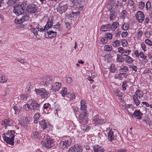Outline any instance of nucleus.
Returning <instances> with one entry per match:
<instances>
[{
  "mask_svg": "<svg viewBox=\"0 0 152 152\" xmlns=\"http://www.w3.org/2000/svg\"><path fill=\"white\" fill-rule=\"evenodd\" d=\"M61 83L60 82H56L53 84L52 87V89L53 91L55 92L58 91L61 87Z\"/></svg>",
  "mask_w": 152,
  "mask_h": 152,
  "instance_id": "obj_16",
  "label": "nucleus"
},
{
  "mask_svg": "<svg viewBox=\"0 0 152 152\" xmlns=\"http://www.w3.org/2000/svg\"><path fill=\"white\" fill-rule=\"evenodd\" d=\"M135 94L137 97H139L140 99H141L143 95L142 92L139 90H137L135 92Z\"/></svg>",
  "mask_w": 152,
  "mask_h": 152,
  "instance_id": "obj_26",
  "label": "nucleus"
},
{
  "mask_svg": "<svg viewBox=\"0 0 152 152\" xmlns=\"http://www.w3.org/2000/svg\"><path fill=\"white\" fill-rule=\"evenodd\" d=\"M125 61L128 64H131L133 61V59L129 56H127L125 58Z\"/></svg>",
  "mask_w": 152,
  "mask_h": 152,
  "instance_id": "obj_35",
  "label": "nucleus"
},
{
  "mask_svg": "<svg viewBox=\"0 0 152 152\" xmlns=\"http://www.w3.org/2000/svg\"><path fill=\"white\" fill-rule=\"evenodd\" d=\"M68 152H82V149L79 146L75 145L70 148Z\"/></svg>",
  "mask_w": 152,
  "mask_h": 152,
  "instance_id": "obj_12",
  "label": "nucleus"
},
{
  "mask_svg": "<svg viewBox=\"0 0 152 152\" xmlns=\"http://www.w3.org/2000/svg\"><path fill=\"white\" fill-rule=\"evenodd\" d=\"M100 41L103 44H106L108 41V39L105 37L104 38H102Z\"/></svg>",
  "mask_w": 152,
  "mask_h": 152,
  "instance_id": "obj_51",
  "label": "nucleus"
},
{
  "mask_svg": "<svg viewBox=\"0 0 152 152\" xmlns=\"http://www.w3.org/2000/svg\"><path fill=\"white\" fill-rule=\"evenodd\" d=\"M7 81L6 80L5 77L4 75H2L0 78V82L1 83H5Z\"/></svg>",
  "mask_w": 152,
  "mask_h": 152,
  "instance_id": "obj_43",
  "label": "nucleus"
},
{
  "mask_svg": "<svg viewBox=\"0 0 152 152\" xmlns=\"http://www.w3.org/2000/svg\"><path fill=\"white\" fill-rule=\"evenodd\" d=\"M29 16L28 15L26 14L22 17L21 18L18 20V23L20 24L25 21L29 20Z\"/></svg>",
  "mask_w": 152,
  "mask_h": 152,
  "instance_id": "obj_21",
  "label": "nucleus"
},
{
  "mask_svg": "<svg viewBox=\"0 0 152 152\" xmlns=\"http://www.w3.org/2000/svg\"><path fill=\"white\" fill-rule=\"evenodd\" d=\"M46 141L45 142L44 146L47 149L51 148V147L55 145V143L53 142V140L50 139L48 138L45 139ZM43 145H44V144L42 143Z\"/></svg>",
  "mask_w": 152,
  "mask_h": 152,
  "instance_id": "obj_8",
  "label": "nucleus"
},
{
  "mask_svg": "<svg viewBox=\"0 0 152 152\" xmlns=\"http://www.w3.org/2000/svg\"><path fill=\"white\" fill-rule=\"evenodd\" d=\"M47 30V29L45 28V26H44V28H39V29H38V31H40L41 32L45 31Z\"/></svg>",
  "mask_w": 152,
  "mask_h": 152,
  "instance_id": "obj_63",
  "label": "nucleus"
},
{
  "mask_svg": "<svg viewBox=\"0 0 152 152\" xmlns=\"http://www.w3.org/2000/svg\"><path fill=\"white\" fill-rule=\"evenodd\" d=\"M126 108L127 109H131L133 110L134 109V107L132 104H125V105Z\"/></svg>",
  "mask_w": 152,
  "mask_h": 152,
  "instance_id": "obj_40",
  "label": "nucleus"
},
{
  "mask_svg": "<svg viewBox=\"0 0 152 152\" xmlns=\"http://www.w3.org/2000/svg\"><path fill=\"white\" fill-rule=\"evenodd\" d=\"M27 1H24L20 4L14 7V12L17 16L22 14L25 11V9L28 4Z\"/></svg>",
  "mask_w": 152,
  "mask_h": 152,
  "instance_id": "obj_2",
  "label": "nucleus"
},
{
  "mask_svg": "<svg viewBox=\"0 0 152 152\" xmlns=\"http://www.w3.org/2000/svg\"><path fill=\"white\" fill-rule=\"evenodd\" d=\"M34 91L37 94L40 95L42 99L47 98L49 94V92L44 88H41L39 89H35Z\"/></svg>",
  "mask_w": 152,
  "mask_h": 152,
  "instance_id": "obj_5",
  "label": "nucleus"
},
{
  "mask_svg": "<svg viewBox=\"0 0 152 152\" xmlns=\"http://www.w3.org/2000/svg\"><path fill=\"white\" fill-rule=\"evenodd\" d=\"M141 46L142 49L144 51H146V46L144 43H142L141 44Z\"/></svg>",
  "mask_w": 152,
  "mask_h": 152,
  "instance_id": "obj_64",
  "label": "nucleus"
},
{
  "mask_svg": "<svg viewBox=\"0 0 152 152\" xmlns=\"http://www.w3.org/2000/svg\"><path fill=\"white\" fill-rule=\"evenodd\" d=\"M67 92V89L66 88H63L61 91V94L63 97H64L66 94Z\"/></svg>",
  "mask_w": 152,
  "mask_h": 152,
  "instance_id": "obj_31",
  "label": "nucleus"
},
{
  "mask_svg": "<svg viewBox=\"0 0 152 152\" xmlns=\"http://www.w3.org/2000/svg\"><path fill=\"white\" fill-rule=\"evenodd\" d=\"M92 120L96 124H102L104 123L106 121V119H102L98 115L92 118Z\"/></svg>",
  "mask_w": 152,
  "mask_h": 152,
  "instance_id": "obj_9",
  "label": "nucleus"
},
{
  "mask_svg": "<svg viewBox=\"0 0 152 152\" xmlns=\"http://www.w3.org/2000/svg\"><path fill=\"white\" fill-rule=\"evenodd\" d=\"M114 93L116 95L119 97H121L123 95V94L121 93V92L119 91H118V90H116L114 92Z\"/></svg>",
  "mask_w": 152,
  "mask_h": 152,
  "instance_id": "obj_45",
  "label": "nucleus"
},
{
  "mask_svg": "<svg viewBox=\"0 0 152 152\" xmlns=\"http://www.w3.org/2000/svg\"><path fill=\"white\" fill-rule=\"evenodd\" d=\"M53 20L51 18H49L48 19L46 24L45 26V28L48 30L49 28H51L53 25Z\"/></svg>",
  "mask_w": 152,
  "mask_h": 152,
  "instance_id": "obj_20",
  "label": "nucleus"
},
{
  "mask_svg": "<svg viewBox=\"0 0 152 152\" xmlns=\"http://www.w3.org/2000/svg\"><path fill=\"white\" fill-rule=\"evenodd\" d=\"M129 68H132L133 70L135 72H137V67L134 65H130L129 66Z\"/></svg>",
  "mask_w": 152,
  "mask_h": 152,
  "instance_id": "obj_59",
  "label": "nucleus"
},
{
  "mask_svg": "<svg viewBox=\"0 0 152 152\" xmlns=\"http://www.w3.org/2000/svg\"><path fill=\"white\" fill-rule=\"evenodd\" d=\"M50 104L49 103L45 104L43 106V108L44 109L48 110L50 108Z\"/></svg>",
  "mask_w": 152,
  "mask_h": 152,
  "instance_id": "obj_44",
  "label": "nucleus"
},
{
  "mask_svg": "<svg viewBox=\"0 0 152 152\" xmlns=\"http://www.w3.org/2000/svg\"><path fill=\"white\" fill-rule=\"evenodd\" d=\"M86 111H83L82 113L79 115V119L80 123L82 124H87L88 117L86 113Z\"/></svg>",
  "mask_w": 152,
  "mask_h": 152,
  "instance_id": "obj_6",
  "label": "nucleus"
},
{
  "mask_svg": "<svg viewBox=\"0 0 152 152\" xmlns=\"http://www.w3.org/2000/svg\"><path fill=\"white\" fill-rule=\"evenodd\" d=\"M142 115L143 114L140 112V110H137L134 111L132 116L133 118L134 117L137 118V119L140 120L141 119Z\"/></svg>",
  "mask_w": 152,
  "mask_h": 152,
  "instance_id": "obj_17",
  "label": "nucleus"
},
{
  "mask_svg": "<svg viewBox=\"0 0 152 152\" xmlns=\"http://www.w3.org/2000/svg\"><path fill=\"white\" fill-rule=\"evenodd\" d=\"M57 33L56 32L52 31H47L45 34V36L46 38H50L54 37L57 35Z\"/></svg>",
  "mask_w": 152,
  "mask_h": 152,
  "instance_id": "obj_18",
  "label": "nucleus"
},
{
  "mask_svg": "<svg viewBox=\"0 0 152 152\" xmlns=\"http://www.w3.org/2000/svg\"><path fill=\"white\" fill-rule=\"evenodd\" d=\"M120 41L119 40H116L115 41L112 42V45L114 47H118L119 46Z\"/></svg>",
  "mask_w": 152,
  "mask_h": 152,
  "instance_id": "obj_37",
  "label": "nucleus"
},
{
  "mask_svg": "<svg viewBox=\"0 0 152 152\" xmlns=\"http://www.w3.org/2000/svg\"><path fill=\"white\" fill-rule=\"evenodd\" d=\"M73 1L74 7H77L80 6V0H74Z\"/></svg>",
  "mask_w": 152,
  "mask_h": 152,
  "instance_id": "obj_30",
  "label": "nucleus"
},
{
  "mask_svg": "<svg viewBox=\"0 0 152 152\" xmlns=\"http://www.w3.org/2000/svg\"><path fill=\"white\" fill-rule=\"evenodd\" d=\"M120 70L122 72H126L128 70V69L127 67L124 66L123 68H121Z\"/></svg>",
  "mask_w": 152,
  "mask_h": 152,
  "instance_id": "obj_54",
  "label": "nucleus"
},
{
  "mask_svg": "<svg viewBox=\"0 0 152 152\" xmlns=\"http://www.w3.org/2000/svg\"><path fill=\"white\" fill-rule=\"evenodd\" d=\"M28 96V94H22L20 96V98L24 100H26Z\"/></svg>",
  "mask_w": 152,
  "mask_h": 152,
  "instance_id": "obj_46",
  "label": "nucleus"
},
{
  "mask_svg": "<svg viewBox=\"0 0 152 152\" xmlns=\"http://www.w3.org/2000/svg\"><path fill=\"white\" fill-rule=\"evenodd\" d=\"M104 58H105V59H108L109 58H110L111 57V55L109 54H106L104 56ZM106 59H105V60Z\"/></svg>",
  "mask_w": 152,
  "mask_h": 152,
  "instance_id": "obj_61",
  "label": "nucleus"
},
{
  "mask_svg": "<svg viewBox=\"0 0 152 152\" xmlns=\"http://www.w3.org/2000/svg\"><path fill=\"white\" fill-rule=\"evenodd\" d=\"M93 149L94 152H104L105 151L103 147L98 145H93Z\"/></svg>",
  "mask_w": 152,
  "mask_h": 152,
  "instance_id": "obj_19",
  "label": "nucleus"
},
{
  "mask_svg": "<svg viewBox=\"0 0 152 152\" xmlns=\"http://www.w3.org/2000/svg\"><path fill=\"white\" fill-rule=\"evenodd\" d=\"M123 73H120L116 75L115 76V78L116 79H119L120 80H122L123 78Z\"/></svg>",
  "mask_w": 152,
  "mask_h": 152,
  "instance_id": "obj_33",
  "label": "nucleus"
},
{
  "mask_svg": "<svg viewBox=\"0 0 152 152\" xmlns=\"http://www.w3.org/2000/svg\"><path fill=\"white\" fill-rule=\"evenodd\" d=\"M23 108L26 110L28 111L30 109V105L27 104H25L23 106Z\"/></svg>",
  "mask_w": 152,
  "mask_h": 152,
  "instance_id": "obj_50",
  "label": "nucleus"
},
{
  "mask_svg": "<svg viewBox=\"0 0 152 152\" xmlns=\"http://www.w3.org/2000/svg\"><path fill=\"white\" fill-rule=\"evenodd\" d=\"M151 7V2L149 1H148L147 2L145 5V8L147 11H149L150 10Z\"/></svg>",
  "mask_w": 152,
  "mask_h": 152,
  "instance_id": "obj_38",
  "label": "nucleus"
},
{
  "mask_svg": "<svg viewBox=\"0 0 152 152\" xmlns=\"http://www.w3.org/2000/svg\"><path fill=\"white\" fill-rule=\"evenodd\" d=\"M104 50L107 51H111L112 49V47L110 45H106L104 47Z\"/></svg>",
  "mask_w": 152,
  "mask_h": 152,
  "instance_id": "obj_32",
  "label": "nucleus"
},
{
  "mask_svg": "<svg viewBox=\"0 0 152 152\" xmlns=\"http://www.w3.org/2000/svg\"><path fill=\"white\" fill-rule=\"evenodd\" d=\"M15 131L11 130L8 131L7 132L2 134L4 141L7 144L13 145L14 144V138L15 137Z\"/></svg>",
  "mask_w": 152,
  "mask_h": 152,
  "instance_id": "obj_1",
  "label": "nucleus"
},
{
  "mask_svg": "<svg viewBox=\"0 0 152 152\" xmlns=\"http://www.w3.org/2000/svg\"><path fill=\"white\" fill-rule=\"evenodd\" d=\"M30 105L33 110H39L40 107V104H38L36 101H32L30 104Z\"/></svg>",
  "mask_w": 152,
  "mask_h": 152,
  "instance_id": "obj_14",
  "label": "nucleus"
},
{
  "mask_svg": "<svg viewBox=\"0 0 152 152\" xmlns=\"http://www.w3.org/2000/svg\"><path fill=\"white\" fill-rule=\"evenodd\" d=\"M117 60L119 62H122L124 60V58L122 56L118 54L117 55Z\"/></svg>",
  "mask_w": 152,
  "mask_h": 152,
  "instance_id": "obj_34",
  "label": "nucleus"
},
{
  "mask_svg": "<svg viewBox=\"0 0 152 152\" xmlns=\"http://www.w3.org/2000/svg\"><path fill=\"white\" fill-rule=\"evenodd\" d=\"M27 4H28L27 5L26 7L28 13L31 14L36 13L38 9L37 5L33 4H29L28 1Z\"/></svg>",
  "mask_w": 152,
  "mask_h": 152,
  "instance_id": "obj_7",
  "label": "nucleus"
},
{
  "mask_svg": "<svg viewBox=\"0 0 152 152\" xmlns=\"http://www.w3.org/2000/svg\"><path fill=\"white\" fill-rule=\"evenodd\" d=\"M121 36L123 37H124L127 36L128 34L127 31L123 32L121 34Z\"/></svg>",
  "mask_w": 152,
  "mask_h": 152,
  "instance_id": "obj_62",
  "label": "nucleus"
},
{
  "mask_svg": "<svg viewBox=\"0 0 152 152\" xmlns=\"http://www.w3.org/2000/svg\"><path fill=\"white\" fill-rule=\"evenodd\" d=\"M66 80L67 83H70L72 82V78L70 77H66Z\"/></svg>",
  "mask_w": 152,
  "mask_h": 152,
  "instance_id": "obj_57",
  "label": "nucleus"
},
{
  "mask_svg": "<svg viewBox=\"0 0 152 152\" xmlns=\"http://www.w3.org/2000/svg\"><path fill=\"white\" fill-rule=\"evenodd\" d=\"M39 125L41 126L43 129H45L48 126L46 123L45 122V120H42L39 122Z\"/></svg>",
  "mask_w": 152,
  "mask_h": 152,
  "instance_id": "obj_25",
  "label": "nucleus"
},
{
  "mask_svg": "<svg viewBox=\"0 0 152 152\" xmlns=\"http://www.w3.org/2000/svg\"><path fill=\"white\" fill-rule=\"evenodd\" d=\"M40 114L39 113L35 114L34 116V118L35 119L38 120L40 117Z\"/></svg>",
  "mask_w": 152,
  "mask_h": 152,
  "instance_id": "obj_60",
  "label": "nucleus"
},
{
  "mask_svg": "<svg viewBox=\"0 0 152 152\" xmlns=\"http://www.w3.org/2000/svg\"><path fill=\"white\" fill-rule=\"evenodd\" d=\"M26 88L27 89V91L28 92H30L31 90V89H32L33 87L31 85L30 83H28L26 86Z\"/></svg>",
  "mask_w": 152,
  "mask_h": 152,
  "instance_id": "obj_42",
  "label": "nucleus"
},
{
  "mask_svg": "<svg viewBox=\"0 0 152 152\" xmlns=\"http://www.w3.org/2000/svg\"><path fill=\"white\" fill-rule=\"evenodd\" d=\"M108 140L109 141H112L114 140H116L117 138V135L115 132H113V130H110L108 132Z\"/></svg>",
  "mask_w": 152,
  "mask_h": 152,
  "instance_id": "obj_13",
  "label": "nucleus"
},
{
  "mask_svg": "<svg viewBox=\"0 0 152 152\" xmlns=\"http://www.w3.org/2000/svg\"><path fill=\"white\" fill-rule=\"evenodd\" d=\"M110 72L112 73H114L115 71V66L114 64L111 65L110 66Z\"/></svg>",
  "mask_w": 152,
  "mask_h": 152,
  "instance_id": "obj_48",
  "label": "nucleus"
},
{
  "mask_svg": "<svg viewBox=\"0 0 152 152\" xmlns=\"http://www.w3.org/2000/svg\"><path fill=\"white\" fill-rule=\"evenodd\" d=\"M39 134V133L37 132H36L33 133L32 135L33 136L34 138H37Z\"/></svg>",
  "mask_w": 152,
  "mask_h": 152,
  "instance_id": "obj_58",
  "label": "nucleus"
},
{
  "mask_svg": "<svg viewBox=\"0 0 152 152\" xmlns=\"http://www.w3.org/2000/svg\"><path fill=\"white\" fill-rule=\"evenodd\" d=\"M127 86L126 81H124L123 82L122 87L124 90H125L126 89V87Z\"/></svg>",
  "mask_w": 152,
  "mask_h": 152,
  "instance_id": "obj_55",
  "label": "nucleus"
},
{
  "mask_svg": "<svg viewBox=\"0 0 152 152\" xmlns=\"http://www.w3.org/2000/svg\"><path fill=\"white\" fill-rule=\"evenodd\" d=\"M44 135L45 134H44L40 133L39 134L38 137H37V138L39 140L42 139H43L41 142L42 144V143H43L44 142H45V139H44V138H45V136Z\"/></svg>",
  "mask_w": 152,
  "mask_h": 152,
  "instance_id": "obj_29",
  "label": "nucleus"
},
{
  "mask_svg": "<svg viewBox=\"0 0 152 152\" xmlns=\"http://www.w3.org/2000/svg\"><path fill=\"white\" fill-rule=\"evenodd\" d=\"M81 109L83 111H86V106L85 105V102L83 100H81L80 102Z\"/></svg>",
  "mask_w": 152,
  "mask_h": 152,
  "instance_id": "obj_27",
  "label": "nucleus"
},
{
  "mask_svg": "<svg viewBox=\"0 0 152 152\" xmlns=\"http://www.w3.org/2000/svg\"><path fill=\"white\" fill-rule=\"evenodd\" d=\"M145 42L148 45L150 46L152 45V42L149 39H146L145 40Z\"/></svg>",
  "mask_w": 152,
  "mask_h": 152,
  "instance_id": "obj_56",
  "label": "nucleus"
},
{
  "mask_svg": "<svg viewBox=\"0 0 152 152\" xmlns=\"http://www.w3.org/2000/svg\"><path fill=\"white\" fill-rule=\"evenodd\" d=\"M16 2V0H9L8 1L7 4L8 6H10L14 4Z\"/></svg>",
  "mask_w": 152,
  "mask_h": 152,
  "instance_id": "obj_39",
  "label": "nucleus"
},
{
  "mask_svg": "<svg viewBox=\"0 0 152 152\" xmlns=\"http://www.w3.org/2000/svg\"><path fill=\"white\" fill-rule=\"evenodd\" d=\"M53 28H56L57 31H59L60 29V24H57L53 26Z\"/></svg>",
  "mask_w": 152,
  "mask_h": 152,
  "instance_id": "obj_53",
  "label": "nucleus"
},
{
  "mask_svg": "<svg viewBox=\"0 0 152 152\" xmlns=\"http://www.w3.org/2000/svg\"><path fill=\"white\" fill-rule=\"evenodd\" d=\"M129 28V25L127 23H124L122 26V28L124 30H127Z\"/></svg>",
  "mask_w": 152,
  "mask_h": 152,
  "instance_id": "obj_41",
  "label": "nucleus"
},
{
  "mask_svg": "<svg viewBox=\"0 0 152 152\" xmlns=\"http://www.w3.org/2000/svg\"><path fill=\"white\" fill-rule=\"evenodd\" d=\"M121 42L122 43V45L124 47L126 46L128 44L127 41L124 39H122Z\"/></svg>",
  "mask_w": 152,
  "mask_h": 152,
  "instance_id": "obj_52",
  "label": "nucleus"
},
{
  "mask_svg": "<svg viewBox=\"0 0 152 152\" xmlns=\"http://www.w3.org/2000/svg\"><path fill=\"white\" fill-rule=\"evenodd\" d=\"M36 25H37V23L35 22H33L29 26V27H30V29L33 32L35 35H38V31L37 26H35Z\"/></svg>",
  "mask_w": 152,
  "mask_h": 152,
  "instance_id": "obj_11",
  "label": "nucleus"
},
{
  "mask_svg": "<svg viewBox=\"0 0 152 152\" xmlns=\"http://www.w3.org/2000/svg\"><path fill=\"white\" fill-rule=\"evenodd\" d=\"M132 97L134 102L137 106H138L140 103L137 97L134 95H133L132 96Z\"/></svg>",
  "mask_w": 152,
  "mask_h": 152,
  "instance_id": "obj_24",
  "label": "nucleus"
},
{
  "mask_svg": "<svg viewBox=\"0 0 152 152\" xmlns=\"http://www.w3.org/2000/svg\"><path fill=\"white\" fill-rule=\"evenodd\" d=\"M139 8L140 10H142L145 7V3L142 1H141L139 2Z\"/></svg>",
  "mask_w": 152,
  "mask_h": 152,
  "instance_id": "obj_36",
  "label": "nucleus"
},
{
  "mask_svg": "<svg viewBox=\"0 0 152 152\" xmlns=\"http://www.w3.org/2000/svg\"><path fill=\"white\" fill-rule=\"evenodd\" d=\"M72 141L69 137H63V140L60 143V146L62 149L68 148L70 146Z\"/></svg>",
  "mask_w": 152,
  "mask_h": 152,
  "instance_id": "obj_3",
  "label": "nucleus"
},
{
  "mask_svg": "<svg viewBox=\"0 0 152 152\" xmlns=\"http://www.w3.org/2000/svg\"><path fill=\"white\" fill-rule=\"evenodd\" d=\"M105 37L107 39H111L112 38V35L110 33L106 34L105 35Z\"/></svg>",
  "mask_w": 152,
  "mask_h": 152,
  "instance_id": "obj_47",
  "label": "nucleus"
},
{
  "mask_svg": "<svg viewBox=\"0 0 152 152\" xmlns=\"http://www.w3.org/2000/svg\"><path fill=\"white\" fill-rule=\"evenodd\" d=\"M52 82L51 79L50 78L48 77L43 81L42 84L44 86H47L48 84H50Z\"/></svg>",
  "mask_w": 152,
  "mask_h": 152,
  "instance_id": "obj_23",
  "label": "nucleus"
},
{
  "mask_svg": "<svg viewBox=\"0 0 152 152\" xmlns=\"http://www.w3.org/2000/svg\"><path fill=\"white\" fill-rule=\"evenodd\" d=\"M119 26V23L117 22H114L111 28L112 31H114Z\"/></svg>",
  "mask_w": 152,
  "mask_h": 152,
  "instance_id": "obj_28",
  "label": "nucleus"
},
{
  "mask_svg": "<svg viewBox=\"0 0 152 152\" xmlns=\"http://www.w3.org/2000/svg\"><path fill=\"white\" fill-rule=\"evenodd\" d=\"M126 10H123L121 12V18H124L125 16L126 15Z\"/></svg>",
  "mask_w": 152,
  "mask_h": 152,
  "instance_id": "obj_49",
  "label": "nucleus"
},
{
  "mask_svg": "<svg viewBox=\"0 0 152 152\" xmlns=\"http://www.w3.org/2000/svg\"><path fill=\"white\" fill-rule=\"evenodd\" d=\"M137 20L140 23H142L144 20L145 16L143 13L140 11H138L136 15Z\"/></svg>",
  "mask_w": 152,
  "mask_h": 152,
  "instance_id": "obj_10",
  "label": "nucleus"
},
{
  "mask_svg": "<svg viewBox=\"0 0 152 152\" xmlns=\"http://www.w3.org/2000/svg\"><path fill=\"white\" fill-rule=\"evenodd\" d=\"M111 27V25L110 24L103 25L101 26L100 30L101 31L103 32L108 31L110 29Z\"/></svg>",
  "mask_w": 152,
  "mask_h": 152,
  "instance_id": "obj_22",
  "label": "nucleus"
},
{
  "mask_svg": "<svg viewBox=\"0 0 152 152\" xmlns=\"http://www.w3.org/2000/svg\"><path fill=\"white\" fill-rule=\"evenodd\" d=\"M1 124L2 126H4V127L6 129L8 126H10L12 124L10 123V120L9 118H6L2 121Z\"/></svg>",
  "mask_w": 152,
  "mask_h": 152,
  "instance_id": "obj_15",
  "label": "nucleus"
},
{
  "mask_svg": "<svg viewBox=\"0 0 152 152\" xmlns=\"http://www.w3.org/2000/svg\"><path fill=\"white\" fill-rule=\"evenodd\" d=\"M67 2L63 1L58 5L57 8V11L60 14H62L66 12L68 8Z\"/></svg>",
  "mask_w": 152,
  "mask_h": 152,
  "instance_id": "obj_4",
  "label": "nucleus"
}]
</instances>
